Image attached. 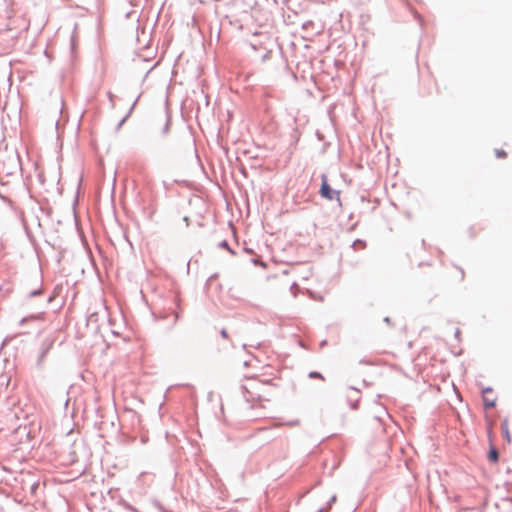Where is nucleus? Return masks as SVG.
<instances>
[{"label": "nucleus", "mask_w": 512, "mask_h": 512, "mask_svg": "<svg viewBox=\"0 0 512 512\" xmlns=\"http://www.w3.org/2000/svg\"><path fill=\"white\" fill-rule=\"evenodd\" d=\"M491 391H492L491 389H486V390L484 391L483 401H484V405H485V407H494V406H495V400H490V398H488V397L486 396V394H487L488 392H491Z\"/></svg>", "instance_id": "20e7f679"}, {"label": "nucleus", "mask_w": 512, "mask_h": 512, "mask_svg": "<svg viewBox=\"0 0 512 512\" xmlns=\"http://www.w3.org/2000/svg\"><path fill=\"white\" fill-rule=\"evenodd\" d=\"M501 430H502V433L504 435V438L506 440V442L508 444L511 443L512 441V438H511V434H510V431H509V423H508V420L507 419H504L501 423Z\"/></svg>", "instance_id": "f03ea898"}, {"label": "nucleus", "mask_w": 512, "mask_h": 512, "mask_svg": "<svg viewBox=\"0 0 512 512\" xmlns=\"http://www.w3.org/2000/svg\"><path fill=\"white\" fill-rule=\"evenodd\" d=\"M369 363L373 365L385 364V362L381 361L380 359H375L374 361H371Z\"/></svg>", "instance_id": "0eeeda50"}, {"label": "nucleus", "mask_w": 512, "mask_h": 512, "mask_svg": "<svg viewBox=\"0 0 512 512\" xmlns=\"http://www.w3.org/2000/svg\"><path fill=\"white\" fill-rule=\"evenodd\" d=\"M495 153L497 158H505L507 156V153L502 149H497Z\"/></svg>", "instance_id": "39448f33"}, {"label": "nucleus", "mask_w": 512, "mask_h": 512, "mask_svg": "<svg viewBox=\"0 0 512 512\" xmlns=\"http://www.w3.org/2000/svg\"><path fill=\"white\" fill-rule=\"evenodd\" d=\"M488 459H489V461H491L493 463H496L498 461V459H499L498 451L495 448V446H493L492 444L490 445Z\"/></svg>", "instance_id": "7ed1b4c3"}, {"label": "nucleus", "mask_w": 512, "mask_h": 512, "mask_svg": "<svg viewBox=\"0 0 512 512\" xmlns=\"http://www.w3.org/2000/svg\"><path fill=\"white\" fill-rule=\"evenodd\" d=\"M309 377H310V378L323 379V376H322L320 373H318V372H311V373L309 374Z\"/></svg>", "instance_id": "423d86ee"}, {"label": "nucleus", "mask_w": 512, "mask_h": 512, "mask_svg": "<svg viewBox=\"0 0 512 512\" xmlns=\"http://www.w3.org/2000/svg\"><path fill=\"white\" fill-rule=\"evenodd\" d=\"M320 194L323 198L328 200H333L334 198L339 196V192L333 190L328 184L327 177L322 175V184L320 188Z\"/></svg>", "instance_id": "f257e3e1"}]
</instances>
